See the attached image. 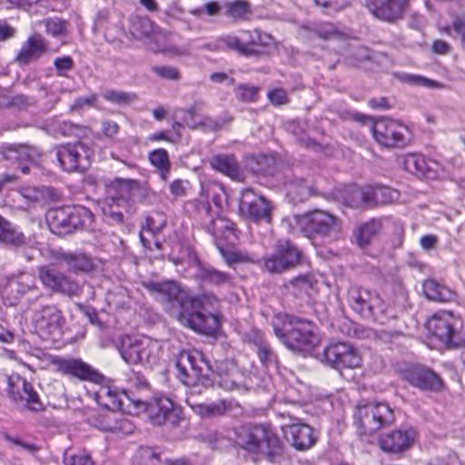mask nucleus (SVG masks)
I'll return each mask as SVG.
<instances>
[{"instance_id": "f257e3e1", "label": "nucleus", "mask_w": 465, "mask_h": 465, "mask_svg": "<svg viewBox=\"0 0 465 465\" xmlns=\"http://www.w3.org/2000/svg\"><path fill=\"white\" fill-rule=\"evenodd\" d=\"M143 286L168 312H177V319L193 331L205 335H215L221 327L219 317L203 311L213 309L219 299L212 292L191 295L186 289L175 281L143 282Z\"/></svg>"}, {"instance_id": "f03ea898", "label": "nucleus", "mask_w": 465, "mask_h": 465, "mask_svg": "<svg viewBox=\"0 0 465 465\" xmlns=\"http://www.w3.org/2000/svg\"><path fill=\"white\" fill-rule=\"evenodd\" d=\"M183 208L185 213L192 219L201 223L203 230L212 236L214 245L229 267L256 262L253 254L236 248L241 234L237 224L225 216L213 215L207 196L203 197L202 194L200 198L188 200L184 203Z\"/></svg>"}, {"instance_id": "7ed1b4c3", "label": "nucleus", "mask_w": 465, "mask_h": 465, "mask_svg": "<svg viewBox=\"0 0 465 465\" xmlns=\"http://www.w3.org/2000/svg\"><path fill=\"white\" fill-rule=\"evenodd\" d=\"M235 445L255 460L273 461L285 450L284 443L270 423H246L235 429Z\"/></svg>"}, {"instance_id": "20e7f679", "label": "nucleus", "mask_w": 465, "mask_h": 465, "mask_svg": "<svg viewBox=\"0 0 465 465\" xmlns=\"http://www.w3.org/2000/svg\"><path fill=\"white\" fill-rule=\"evenodd\" d=\"M272 326L278 340L292 351H310L318 341L316 325L306 318L280 312L273 316Z\"/></svg>"}, {"instance_id": "39448f33", "label": "nucleus", "mask_w": 465, "mask_h": 465, "mask_svg": "<svg viewBox=\"0 0 465 465\" xmlns=\"http://www.w3.org/2000/svg\"><path fill=\"white\" fill-rule=\"evenodd\" d=\"M220 42L239 55L254 58L268 55V49L275 44L273 36L260 28L241 29L223 36Z\"/></svg>"}, {"instance_id": "423d86ee", "label": "nucleus", "mask_w": 465, "mask_h": 465, "mask_svg": "<svg viewBox=\"0 0 465 465\" xmlns=\"http://www.w3.org/2000/svg\"><path fill=\"white\" fill-rule=\"evenodd\" d=\"M350 307L362 318L386 324L395 319L392 310L375 292L359 286L351 287L348 292Z\"/></svg>"}, {"instance_id": "0eeeda50", "label": "nucleus", "mask_w": 465, "mask_h": 465, "mask_svg": "<svg viewBox=\"0 0 465 465\" xmlns=\"http://www.w3.org/2000/svg\"><path fill=\"white\" fill-rule=\"evenodd\" d=\"M394 420L393 410L384 402H368L359 405L353 413V423L361 436L371 435L391 425Z\"/></svg>"}, {"instance_id": "6e6552de", "label": "nucleus", "mask_w": 465, "mask_h": 465, "mask_svg": "<svg viewBox=\"0 0 465 465\" xmlns=\"http://www.w3.org/2000/svg\"><path fill=\"white\" fill-rule=\"evenodd\" d=\"M371 135L375 143L386 150L403 149L411 142V133L406 124L385 116L372 120Z\"/></svg>"}, {"instance_id": "1a4fd4ad", "label": "nucleus", "mask_w": 465, "mask_h": 465, "mask_svg": "<svg viewBox=\"0 0 465 465\" xmlns=\"http://www.w3.org/2000/svg\"><path fill=\"white\" fill-rule=\"evenodd\" d=\"M113 203L129 210L137 202H143L153 192L146 185L137 180L115 178L108 185Z\"/></svg>"}, {"instance_id": "9d476101", "label": "nucleus", "mask_w": 465, "mask_h": 465, "mask_svg": "<svg viewBox=\"0 0 465 465\" xmlns=\"http://www.w3.org/2000/svg\"><path fill=\"white\" fill-rule=\"evenodd\" d=\"M239 214L245 220L268 224L272 222V204L263 195L257 194L252 188H244L239 200Z\"/></svg>"}, {"instance_id": "9b49d317", "label": "nucleus", "mask_w": 465, "mask_h": 465, "mask_svg": "<svg viewBox=\"0 0 465 465\" xmlns=\"http://www.w3.org/2000/svg\"><path fill=\"white\" fill-rule=\"evenodd\" d=\"M134 404L143 408L152 423L155 425L161 426L166 423L177 425L182 420L181 410L164 395H156L149 401L136 400L134 401Z\"/></svg>"}, {"instance_id": "f8f14e48", "label": "nucleus", "mask_w": 465, "mask_h": 465, "mask_svg": "<svg viewBox=\"0 0 465 465\" xmlns=\"http://www.w3.org/2000/svg\"><path fill=\"white\" fill-rule=\"evenodd\" d=\"M302 252L286 239L278 240L273 253L264 258L265 269L272 273H280L300 263Z\"/></svg>"}, {"instance_id": "ddd939ff", "label": "nucleus", "mask_w": 465, "mask_h": 465, "mask_svg": "<svg viewBox=\"0 0 465 465\" xmlns=\"http://www.w3.org/2000/svg\"><path fill=\"white\" fill-rule=\"evenodd\" d=\"M155 344L147 339L125 336L121 341L119 351L124 361L129 364H149L154 362Z\"/></svg>"}, {"instance_id": "4468645a", "label": "nucleus", "mask_w": 465, "mask_h": 465, "mask_svg": "<svg viewBox=\"0 0 465 465\" xmlns=\"http://www.w3.org/2000/svg\"><path fill=\"white\" fill-rule=\"evenodd\" d=\"M327 363L339 371L354 370L361 365V356L359 351L346 342H336L328 345L324 350Z\"/></svg>"}, {"instance_id": "2eb2a0df", "label": "nucleus", "mask_w": 465, "mask_h": 465, "mask_svg": "<svg viewBox=\"0 0 465 465\" xmlns=\"http://www.w3.org/2000/svg\"><path fill=\"white\" fill-rule=\"evenodd\" d=\"M94 214L82 205L60 207V235L89 230L94 223Z\"/></svg>"}, {"instance_id": "dca6fc26", "label": "nucleus", "mask_w": 465, "mask_h": 465, "mask_svg": "<svg viewBox=\"0 0 465 465\" xmlns=\"http://www.w3.org/2000/svg\"><path fill=\"white\" fill-rule=\"evenodd\" d=\"M402 381L422 391L439 392L444 388L442 379L430 368L411 365L400 371Z\"/></svg>"}, {"instance_id": "f3484780", "label": "nucleus", "mask_w": 465, "mask_h": 465, "mask_svg": "<svg viewBox=\"0 0 465 465\" xmlns=\"http://www.w3.org/2000/svg\"><path fill=\"white\" fill-rule=\"evenodd\" d=\"M302 232L309 238L327 236L339 227V219L327 212L313 210L305 213L299 222Z\"/></svg>"}, {"instance_id": "a211bd4d", "label": "nucleus", "mask_w": 465, "mask_h": 465, "mask_svg": "<svg viewBox=\"0 0 465 465\" xmlns=\"http://www.w3.org/2000/svg\"><path fill=\"white\" fill-rule=\"evenodd\" d=\"M370 14L389 24L402 20L410 9V0H366Z\"/></svg>"}, {"instance_id": "6ab92c4d", "label": "nucleus", "mask_w": 465, "mask_h": 465, "mask_svg": "<svg viewBox=\"0 0 465 465\" xmlns=\"http://www.w3.org/2000/svg\"><path fill=\"white\" fill-rule=\"evenodd\" d=\"M281 429L286 440L296 450H309L318 441L317 431L299 419H294L291 424L282 425Z\"/></svg>"}, {"instance_id": "aec40b11", "label": "nucleus", "mask_w": 465, "mask_h": 465, "mask_svg": "<svg viewBox=\"0 0 465 465\" xmlns=\"http://www.w3.org/2000/svg\"><path fill=\"white\" fill-rule=\"evenodd\" d=\"M60 371L80 381L101 384L104 376L80 358H60Z\"/></svg>"}, {"instance_id": "412c9836", "label": "nucleus", "mask_w": 465, "mask_h": 465, "mask_svg": "<svg viewBox=\"0 0 465 465\" xmlns=\"http://www.w3.org/2000/svg\"><path fill=\"white\" fill-rule=\"evenodd\" d=\"M165 225L166 216L161 212H153L145 217L139 234L140 242L145 249L152 250L153 243L157 250L162 249V243L155 237Z\"/></svg>"}, {"instance_id": "4be33fe9", "label": "nucleus", "mask_w": 465, "mask_h": 465, "mask_svg": "<svg viewBox=\"0 0 465 465\" xmlns=\"http://www.w3.org/2000/svg\"><path fill=\"white\" fill-rule=\"evenodd\" d=\"M414 442V433L408 430H395L381 435L379 446L386 453L399 454L409 450Z\"/></svg>"}, {"instance_id": "5701e85b", "label": "nucleus", "mask_w": 465, "mask_h": 465, "mask_svg": "<svg viewBox=\"0 0 465 465\" xmlns=\"http://www.w3.org/2000/svg\"><path fill=\"white\" fill-rule=\"evenodd\" d=\"M8 385L10 394L15 400L25 401L27 407L32 411L42 409V404L33 385L25 379L19 375H12L8 378Z\"/></svg>"}, {"instance_id": "b1692460", "label": "nucleus", "mask_w": 465, "mask_h": 465, "mask_svg": "<svg viewBox=\"0 0 465 465\" xmlns=\"http://www.w3.org/2000/svg\"><path fill=\"white\" fill-rule=\"evenodd\" d=\"M239 407L238 403L230 399H220L216 401L195 403L192 409L202 419H213L231 414Z\"/></svg>"}, {"instance_id": "393cba45", "label": "nucleus", "mask_w": 465, "mask_h": 465, "mask_svg": "<svg viewBox=\"0 0 465 465\" xmlns=\"http://www.w3.org/2000/svg\"><path fill=\"white\" fill-rule=\"evenodd\" d=\"M60 261L64 262L66 270L69 272L74 274L90 273L93 272L96 268L94 258L82 252H60Z\"/></svg>"}, {"instance_id": "a878e982", "label": "nucleus", "mask_w": 465, "mask_h": 465, "mask_svg": "<svg viewBox=\"0 0 465 465\" xmlns=\"http://www.w3.org/2000/svg\"><path fill=\"white\" fill-rule=\"evenodd\" d=\"M129 32L135 40L154 41L161 33V29L149 17L136 15L129 20Z\"/></svg>"}, {"instance_id": "bb28decb", "label": "nucleus", "mask_w": 465, "mask_h": 465, "mask_svg": "<svg viewBox=\"0 0 465 465\" xmlns=\"http://www.w3.org/2000/svg\"><path fill=\"white\" fill-rule=\"evenodd\" d=\"M95 401L104 409L116 411H124L125 409V403L124 398L129 401L134 402V399H131L126 392L118 393L109 386H101L97 391L94 392Z\"/></svg>"}, {"instance_id": "cd10ccee", "label": "nucleus", "mask_w": 465, "mask_h": 465, "mask_svg": "<svg viewBox=\"0 0 465 465\" xmlns=\"http://www.w3.org/2000/svg\"><path fill=\"white\" fill-rule=\"evenodd\" d=\"M47 50V44L39 35H31L21 46L15 60L20 65H26L37 60Z\"/></svg>"}, {"instance_id": "c85d7f7f", "label": "nucleus", "mask_w": 465, "mask_h": 465, "mask_svg": "<svg viewBox=\"0 0 465 465\" xmlns=\"http://www.w3.org/2000/svg\"><path fill=\"white\" fill-rule=\"evenodd\" d=\"M211 167L228 176L233 181L241 182L243 180L244 175L233 154H217L212 157L210 161Z\"/></svg>"}, {"instance_id": "c756f323", "label": "nucleus", "mask_w": 465, "mask_h": 465, "mask_svg": "<svg viewBox=\"0 0 465 465\" xmlns=\"http://www.w3.org/2000/svg\"><path fill=\"white\" fill-rule=\"evenodd\" d=\"M199 108L196 104H193L185 109V114L190 117L191 121H188L186 118L184 119L185 124L187 126L192 129L195 130L200 127L203 128H208L212 131H218L222 129L225 124L231 123L233 120V117L230 114H227L223 116V118L218 120H214L207 115H204L202 117L201 121L195 122L194 116L198 114Z\"/></svg>"}, {"instance_id": "7c9ffc66", "label": "nucleus", "mask_w": 465, "mask_h": 465, "mask_svg": "<svg viewBox=\"0 0 465 465\" xmlns=\"http://www.w3.org/2000/svg\"><path fill=\"white\" fill-rule=\"evenodd\" d=\"M346 206L354 209L370 208L369 186L360 187L355 184L345 188L342 195Z\"/></svg>"}, {"instance_id": "2f4dec72", "label": "nucleus", "mask_w": 465, "mask_h": 465, "mask_svg": "<svg viewBox=\"0 0 465 465\" xmlns=\"http://www.w3.org/2000/svg\"><path fill=\"white\" fill-rule=\"evenodd\" d=\"M286 193L295 203H302L317 193L302 178H293L285 183Z\"/></svg>"}, {"instance_id": "473e14b6", "label": "nucleus", "mask_w": 465, "mask_h": 465, "mask_svg": "<svg viewBox=\"0 0 465 465\" xmlns=\"http://www.w3.org/2000/svg\"><path fill=\"white\" fill-rule=\"evenodd\" d=\"M182 363H187L193 374L196 377L203 375V366L206 370H213V364L207 360L202 351H183L181 353Z\"/></svg>"}, {"instance_id": "72a5a7b5", "label": "nucleus", "mask_w": 465, "mask_h": 465, "mask_svg": "<svg viewBox=\"0 0 465 465\" xmlns=\"http://www.w3.org/2000/svg\"><path fill=\"white\" fill-rule=\"evenodd\" d=\"M317 281L312 274H302L292 279L288 283L290 292L296 297H309L315 291Z\"/></svg>"}, {"instance_id": "f704fd0d", "label": "nucleus", "mask_w": 465, "mask_h": 465, "mask_svg": "<svg viewBox=\"0 0 465 465\" xmlns=\"http://www.w3.org/2000/svg\"><path fill=\"white\" fill-rule=\"evenodd\" d=\"M424 295L428 300L447 302L455 297V293L448 287L433 279H428L422 285Z\"/></svg>"}, {"instance_id": "c9c22d12", "label": "nucleus", "mask_w": 465, "mask_h": 465, "mask_svg": "<svg viewBox=\"0 0 465 465\" xmlns=\"http://www.w3.org/2000/svg\"><path fill=\"white\" fill-rule=\"evenodd\" d=\"M370 208L379 205L391 204L399 198L398 191L383 186H369Z\"/></svg>"}, {"instance_id": "e433bc0d", "label": "nucleus", "mask_w": 465, "mask_h": 465, "mask_svg": "<svg viewBox=\"0 0 465 465\" xmlns=\"http://www.w3.org/2000/svg\"><path fill=\"white\" fill-rule=\"evenodd\" d=\"M148 159L150 163L157 169L161 180L166 183L170 178L172 166L168 152L163 148L154 149L149 153Z\"/></svg>"}, {"instance_id": "4c0bfd02", "label": "nucleus", "mask_w": 465, "mask_h": 465, "mask_svg": "<svg viewBox=\"0 0 465 465\" xmlns=\"http://www.w3.org/2000/svg\"><path fill=\"white\" fill-rule=\"evenodd\" d=\"M382 228L381 219L372 218L370 221L359 226L357 232V243L363 249L370 245L372 239L378 235Z\"/></svg>"}, {"instance_id": "58836bf2", "label": "nucleus", "mask_w": 465, "mask_h": 465, "mask_svg": "<svg viewBox=\"0 0 465 465\" xmlns=\"http://www.w3.org/2000/svg\"><path fill=\"white\" fill-rule=\"evenodd\" d=\"M197 278L203 282L214 286L232 284V276L225 272L219 271L213 267H201Z\"/></svg>"}, {"instance_id": "ea45409f", "label": "nucleus", "mask_w": 465, "mask_h": 465, "mask_svg": "<svg viewBox=\"0 0 465 465\" xmlns=\"http://www.w3.org/2000/svg\"><path fill=\"white\" fill-rule=\"evenodd\" d=\"M216 374L226 385L234 384V377L237 374V364L233 360L225 359L217 361L213 365V370H209Z\"/></svg>"}, {"instance_id": "a19ab883", "label": "nucleus", "mask_w": 465, "mask_h": 465, "mask_svg": "<svg viewBox=\"0 0 465 465\" xmlns=\"http://www.w3.org/2000/svg\"><path fill=\"white\" fill-rule=\"evenodd\" d=\"M226 15L234 21H247L252 15V5L247 0H233L225 4Z\"/></svg>"}, {"instance_id": "79ce46f5", "label": "nucleus", "mask_w": 465, "mask_h": 465, "mask_svg": "<svg viewBox=\"0 0 465 465\" xmlns=\"http://www.w3.org/2000/svg\"><path fill=\"white\" fill-rule=\"evenodd\" d=\"M60 166L67 171L73 172L79 168L80 153L75 145L66 144L60 146Z\"/></svg>"}, {"instance_id": "37998d69", "label": "nucleus", "mask_w": 465, "mask_h": 465, "mask_svg": "<svg viewBox=\"0 0 465 465\" xmlns=\"http://www.w3.org/2000/svg\"><path fill=\"white\" fill-rule=\"evenodd\" d=\"M0 242L12 244L21 245L25 242V236L23 233L15 231L10 223L0 215Z\"/></svg>"}, {"instance_id": "c03bdc74", "label": "nucleus", "mask_w": 465, "mask_h": 465, "mask_svg": "<svg viewBox=\"0 0 465 465\" xmlns=\"http://www.w3.org/2000/svg\"><path fill=\"white\" fill-rule=\"evenodd\" d=\"M0 242L12 244L21 245L25 242V236L23 233L15 231L10 223L0 215Z\"/></svg>"}, {"instance_id": "a18cd8bd", "label": "nucleus", "mask_w": 465, "mask_h": 465, "mask_svg": "<svg viewBox=\"0 0 465 465\" xmlns=\"http://www.w3.org/2000/svg\"><path fill=\"white\" fill-rule=\"evenodd\" d=\"M252 343L257 348L258 358L263 366H269L276 359L269 342L262 336H255Z\"/></svg>"}, {"instance_id": "49530a36", "label": "nucleus", "mask_w": 465, "mask_h": 465, "mask_svg": "<svg viewBox=\"0 0 465 465\" xmlns=\"http://www.w3.org/2000/svg\"><path fill=\"white\" fill-rule=\"evenodd\" d=\"M64 465H94L91 455L84 450H66L64 452Z\"/></svg>"}, {"instance_id": "de8ad7c7", "label": "nucleus", "mask_w": 465, "mask_h": 465, "mask_svg": "<svg viewBox=\"0 0 465 465\" xmlns=\"http://www.w3.org/2000/svg\"><path fill=\"white\" fill-rule=\"evenodd\" d=\"M260 87L240 84L234 88L237 100L242 103H256L260 98Z\"/></svg>"}, {"instance_id": "09e8293b", "label": "nucleus", "mask_w": 465, "mask_h": 465, "mask_svg": "<svg viewBox=\"0 0 465 465\" xmlns=\"http://www.w3.org/2000/svg\"><path fill=\"white\" fill-rule=\"evenodd\" d=\"M16 155L14 156L21 164V171L24 173H28L29 167L27 165H24L23 163L25 162L36 163L39 158V153L35 149L29 147L27 145H20L16 150L13 151Z\"/></svg>"}, {"instance_id": "8fccbe9b", "label": "nucleus", "mask_w": 465, "mask_h": 465, "mask_svg": "<svg viewBox=\"0 0 465 465\" xmlns=\"http://www.w3.org/2000/svg\"><path fill=\"white\" fill-rule=\"evenodd\" d=\"M109 421L113 420L114 423L111 424L108 422L107 424L103 426V430L104 431L113 432L115 434H131L134 430V424L125 418L116 419L114 417H108Z\"/></svg>"}, {"instance_id": "3c124183", "label": "nucleus", "mask_w": 465, "mask_h": 465, "mask_svg": "<svg viewBox=\"0 0 465 465\" xmlns=\"http://www.w3.org/2000/svg\"><path fill=\"white\" fill-rule=\"evenodd\" d=\"M21 193L23 197L34 201V202H39V201H53L55 197V193L54 190L50 188H24L21 191Z\"/></svg>"}, {"instance_id": "603ef678", "label": "nucleus", "mask_w": 465, "mask_h": 465, "mask_svg": "<svg viewBox=\"0 0 465 465\" xmlns=\"http://www.w3.org/2000/svg\"><path fill=\"white\" fill-rule=\"evenodd\" d=\"M314 35L323 40H329L341 35L337 25L331 22H322L312 29Z\"/></svg>"}, {"instance_id": "864d4df0", "label": "nucleus", "mask_w": 465, "mask_h": 465, "mask_svg": "<svg viewBox=\"0 0 465 465\" xmlns=\"http://www.w3.org/2000/svg\"><path fill=\"white\" fill-rule=\"evenodd\" d=\"M40 280L45 286L52 291H55L58 288V277L55 266L41 267Z\"/></svg>"}, {"instance_id": "5fc2aeb1", "label": "nucleus", "mask_w": 465, "mask_h": 465, "mask_svg": "<svg viewBox=\"0 0 465 465\" xmlns=\"http://www.w3.org/2000/svg\"><path fill=\"white\" fill-rule=\"evenodd\" d=\"M103 96L106 101L116 104H126L135 98V95L129 93L114 90L106 91Z\"/></svg>"}, {"instance_id": "6e6d98bb", "label": "nucleus", "mask_w": 465, "mask_h": 465, "mask_svg": "<svg viewBox=\"0 0 465 465\" xmlns=\"http://www.w3.org/2000/svg\"><path fill=\"white\" fill-rule=\"evenodd\" d=\"M267 98L272 105L277 107L287 104L290 102L287 91L282 87L269 90L267 93Z\"/></svg>"}, {"instance_id": "4d7b16f0", "label": "nucleus", "mask_w": 465, "mask_h": 465, "mask_svg": "<svg viewBox=\"0 0 465 465\" xmlns=\"http://www.w3.org/2000/svg\"><path fill=\"white\" fill-rule=\"evenodd\" d=\"M452 20L453 32L460 36L461 43L465 44V14H456L450 12Z\"/></svg>"}, {"instance_id": "13d9d810", "label": "nucleus", "mask_w": 465, "mask_h": 465, "mask_svg": "<svg viewBox=\"0 0 465 465\" xmlns=\"http://www.w3.org/2000/svg\"><path fill=\"white\" fill-rule=\"evenodd\" d=\"M408 78L410 82L428 88L443 89L445 87V85L442 83L427 78L422 75L411 74L408 76Z\"/></svg>"}, {"instance_id": "bf43d9fd", "label": "nucleus", "mask_w": 465, "mask_h": 465, "mask_svg": "<svg viewBox=\"0 0 465 465\" xmlns=\"http://www.w3.org/2000/svg\"><path fill=\"white\" fill-rule=\"evenodd\" d=\"M153 72L163 79L178 80L180 79V72L173 66H153Z\"/></svg>"}, {"instance_id": "052dcab7", "label": "nucleus", "mask_w": 465, "mask_h": 465, "mask_svg": "<svg viewBox=\"0 0 465 465\" xmlns=\"http://www.w3.org/2000/svg\"><path fill=\"white\" fill-rule=\"evenodd\" d=\"M187 181L182 179L173 180L169 185L171 195L174 199L184 197L187 194Z\"/></svg>"}, {"instance_id": "680f3d73", "label": "nucleus", "mask_w": 465, "mask_h": 465, "mask_svg": "<svg viewBox=\"0 0 465 465\" xmlns=\"http://www.w3.org/2000/svg\"><path fill=\"white\" fill-rule=\"evenodd\" d=\"M97 102V95L91 94L88 96H81L75 99L74 103L71 106L72 111H78L85 106L93 107L95 106Z\"/></svg>"}, {"instance_id": "e2e57ef3", "label": "nucleus", "mask_w": 465, "mask_h": 465, "mask_svg": "<svg viewBox=\"0 0 465 465\" xmlns=\"http://www.w3.org/2000/svg\"><path fill=\"white\" fill-rule=\"evenodd\" d=\"M6 440L32 456H35L36 452L38 451V447L35 444L26 442L22 439L7 436Z\"/></svg>"}, {"instance_id": "0e129e2a", "label": "nucleus", "mask_w": 465, "mask_h": 465, "mask_svg": "<svg viewBox=\"0 0 465 465\" xmlns=\"http://www.w3.org/2000/svg\"><path fill=\"white\" fill-rule=\"evenodd\" d=\"M176 370H177V378L185 385H189L190 381V372H189V367L187 363H182V356L179 354L176 364H175Z\"/></svg>"}, {"instance_id": "69168bd1", "label": "nucleus", "mask_w": 465, "mask_h": 465, "mask_svg": "<svg viewBox=\"0 0 465 465\" xmlns=\"http://www.w3.org/2000/svg\"><path fill=\"white\" fill-rule=\"evenodd\" d=\"M102 133L108 138H113L120 132V125L113 120H104L102 122Z\"/></svg>"}, {"instance_id": "338daca9", "label": "nucleus", "mask_w": 465, "mask_h": 465, "mask_svg": "<svg viewBox=\"0 0 465 465\" xmlns=\"http://www.w3.org/2000/svg\"><path fill=\"white\" fill-rule=\"evenodd\" d=\"M409 161H411L414 171L418 175H426L428 164L423 155H412Z\"/></svg>"}, {"instance_id": "774afa93", "label": "nucleus", "mask_w": 465, "mask_h": 465, "mask_svg": "<svg viewBox=\"0 0 465 465\" xmlns=\"http://www.w3.org/2000/svg\"><path fill=\"white\" fill-rule=\"evenodd\" d=\"M45 221L49 230L56 234L58 231V211L56 208H50L45 214Z\"/></svg>"}]
</instances>
